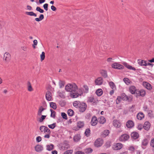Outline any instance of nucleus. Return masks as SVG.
I'll list each match as a JSON object with an SVG mask.
<instances>
[{
    "instance_id": "nucleus-1",
    "label": "nucleus",
    "mask_w": 154,
    "mask_h": 154,
    "mask_svg": "<svg viewBox=\"0 0 154 154\" xmlns=\"http://www.w3.org/2000/svg\"><path fill=\"white\" fill-rule=\"evenodd\" d=\"M65 89L66 91L70 93L75 92L78 89V86L75 83H69L66 85Z\"/></svg>"
},
{
    "instance_id": "nucleus-2",
    "label": "nucleus",
    "mask_w": 154,
    "mask_h": 154,
    "mask_svg": "<svg viewBox=\"0 0 154 154\" xmlns=\"http://www.w3.org/2000/svg\"><path fill=\"white\" fill-rule=\"evenodd\" d=\"M53 88L51 87H49L47 89V91L46 93V98L47 100L51 101L52 98V95L51 91H52Z\"/></svg>"
},
{
    "instance_id": "nucleus-3",
    "label": "nucleus",
    "mask_w": 154,
    "mask_h": 154,
    "mask_svg": "<svg viewBox=\"0 0 154 154\" xmlns=\"http://www.w3.org/2000/svg\"><path fill=\"white\" fill-rule=\"evenodd\" d=\"M111 66L113 68L118 69H122L124 68V66L122 65L117 62L112 64Z\"/></svg>"
},
{
    "instance_id": "nucleus-4",
    "label": "nucleus",
    "mask_w": 154,
    "mask_h": 154,
    "mask_svg": "<svg viewBox=\"0 0 154 154\" xmlns=\"http://www.w3.org/2000/svg\"><path fill=\"white\" fill-rule=\"evenodd\" d=\"M39 129L42 133H43L44 134H46V133L51 134V133L50 130L49 128L45 126H41L40 127Z\"/></svg>"
},
{
    "instance_id": "nucleus-5",
    "label": "nucleus",
    "mask_w": 154,
    "mask_h": 154,
    "mask_svg": "<svg viewBox=\"0 0 154 154\" xmlns=\"http://www.w3.org/2000/svg\"><path fill=\"white\" fill-rule=\"evenodd\" d=\"M122 100H128V98L126 95H125V94H123L122 96L118 97L116 100V103L119 104Z\"/></svg>"
},
{
    "instance_id": "nucleus-6",
    "label": "nucleus",
    "mask_w": 154,
    "mask_h": 154,
    "mask_svg": "<svg viewBox=\"0 0 154 154\" xmlns=\"http://www.w3.org/2000/svg\"><path fill=\"white\" fill-rule=\"evenodd\" d=\"M87 107V105L85 103H80L78 107L79 111L81 112H84L86 110Z\"/></svg>"
},
{
    "instance_id": "nucleus-7",
    "label": "nucleus",
    "mask_w": 154,
    "mask_h": 154,
    "mask_svg": "<svg viewBox=\"0 0 154 154\" xmlns=\"http://www.w3.org/2000/svg\"><path fill=\"white\" fill-rule=\"evenodd\" d=\"M122 144L121 143H114L112 146V149L115 150H118L122 148Z\"/></svg>"
},
{
    "instance_id": "nucleus-8",
    "label": "nucleus",
    "mask_w": 154,
    "mask_h": 154,
    "mask_svg": "<svg viewBox=\"0 0 154 154\" xmlns=\"http://www.w3.org/2000/svg\"><path fill=\"white\" fill-rule=\"evenodd\" d=\"M129 136L126 134H123L119 138V140L120 141H125L128 140L129 138Z\"/></svg>"
},
{
    "instance_id": "nucleus-9",
    "label": "nucleus",
    "mask_w": 154,
    "mask_h": 154,
    "mask_svg": "<svg viewBox=\"0 0 154 154\" xmlns=\"http://www.w3.org/2000/svg\"><path fill=\"white\" fill-rule=\"evenodd\" d=\"M149 143V141L146 138L144 139L142 141L141 146L143 149H145L146 146L148 145Z\"/></svg>"
},
{
    "instance_id": "nucleus-10",
    "label": "nucleus",
    "mask_w": 154,
    "mask_h": 154,
    "mask_svg": "<svg viewBox=\"0 0 154 154\" xmlns=\"http://www.w3.org/2000/svg\"><path fill=\"white\" fill-rule=\"evenodd\" d=\"M103 140L101 139H97L95 142L94 145L97 147L101 146L103 144Z\"/></svg>"
},
{
    "instance_id": "nucleus-11",
    "label": "nucleus",
    "mask_w": 154,
    "mask_h": 154,
    "mask_svg": "<svg viewBox=\"0 0 154 154\" xmlns=\"http://www.w3.org/2000/svg\"><path fill=\"white\" fill-rule=\"evenodd\" d=\"M113 126L116 128H119L121 127V124L120 122L117 120H114L113 121Z\"/></svg>"
},
{
    "instance_id": "nucleus-12",
    "label": "nucleus",
    "mask_w": 154,
    "mask_h": 154,
    "mask_svg": "<svg viewBox=\"0 0 154 154\" xmlns=\"http://www.w3.org/2000/svg\"><path fill=\"white\" fill-rule=\"evenodd\" d=\"M97 123V117L95 116L92 117L91 122V124L93 126H95Z\"/></svg>"
},
{
    "instance_id": "nucleus-13",
    "label": "nucleus",
    "mask_w": 154,
    "mask_h": 154,
    "mask_svg": "<svg viewBox=\"0 0 154 154\" xmlns=\"http://www.w3.org/2000/svg\"><path fill=\"white\" fill-rule=\"evenodd\" d=\"M138 63L141 66H146L150 64L149 63H147L146 61L142 60H138Z\"/></svg>"
},
{
    "instance_id": "nucleus-14",
    "label": "nucleus",
    "mask_w": 154,
    "mask_h": 154,
    "mask_svg": "<svg viewBox=\"0 0 154 154\" xmlns=\"http://www.w3.org/2000/svg\"><path fill=\"white\" fill-rule=\"evenodd\" d=\"M103 82V78L101 77L98 78L95 80V83L97 85H101Z\"/></svg>"
},
{
    "instance_id": "nucleus-15",
    "label": "nucleus",
    "mask_w": 154,
    "mask_h": 154,
    "mask_svg": "<svg viewBox=\"0 0 154 154\" xmlns=\"http://www.w3.org/2000/svg\"><path fill=\"white\" fill-rule=\"evenodd\" d=\"M88 102L92 103L94 105L96 104V101L93 96H91L88 98Z\"/></svg>"
},
{
    "instance_id": "nucleus-16",
    "label": "nucleus",
    "mask_w": 154,
    "mask_h": 154,
    "mask_svg": "<svg viewBox=\"0 0 154 154\" xmlns=\"http://www.w3.org/2000/svg\"><path fill=\"white\" fill-rule=\"evenodd\" d=\"M129 91L132 94H135V93L137 94L138 91L136 89V87L134 86H131L130 87Z\"/></svg>"
},
{
    "instance_id": "nucleus-17",
    "label": "nucleus",
    "mask_w": 154,
    "mask_h": 154,
    "mask_svg": "<svg viewBox=\"0 0 154 154\" xmlns=\"http://www.w3.org/2000/svg\"><path fill=\"white\" fill-rule=\"evenodd\" d=\"M126 125L128 128H131L134 126V123L131 120H128L126 123Z\"/></svg>"
},
{
    "instance_id": "nucleus-18",
    "label": "nucleus",
    "mask_w": 154,
    "mask_h": 154,
    "mask_svg": "<svg viewBox=\"0 0 154 154\" xmlns=\"http://www.w3.org/2000/svg\"><path fill=\"white\" fill-rule=\"evenodd\" d=\"M4 59L6 62L9 61L10 59V54L8 52L5 53L4 54Z\"/></svg>"
},
{
    "instance_id": "nucleus-19",
    "label": "nucleus",
    "mask_w": 154,
    "mask_h": 154,
    "mask_svg": "<svg viewBox=\"0 0 154 154\" xmlns=\"http://www.w3.org/2000/svg\"><path fill=\"white\" fill-rule=\"evenodd\" d=\"M35 150L37 152H40L43 150V146L39 145L36 146L35 147Z\"/></svg>"
},
{
    "instance_id": "nucleus-20",
    "label": "nucleus",
    "mask_w": 154,
    "mask_h": 154,
    "mask_svg": "<svg viewBox=\"0 0 154 154\" xmlns=\"http://www.w3.org/2000/svg\"><path fill=\"white\" fill-rule=\"evenodd\" d=\"M123 64L126 67H127L129 69L132 70L134 71H135L136 70V69L134 67H132L131 66L128 65L127 63H126L125 62H123Z\"/></svg>"
},
{
    "instance_id": "nucleus-21",
    "label": "nucleus",
    "mask_w": 154,
    "mask_h": 154,
    "mask_svg": "<svg viewBox=\"0 0 154 154\" xmlns=\"http://www.w3.org/2000/svg\"><path fill=\"white\" fill-rule=\"evenodd\" d=\"M100 73L102 76L104 78H106L108 77L107 72L106 70L104 69H102L100 71Z\"/></svg>"
},
{
    "instance_id": "nucleus-22",
    "label": "nucleus",
    "mask_w": 154,
    "mask_h": 154,
    "mask_svg": "<svg viewBox=\"0 0 154 154\" xmlns=\"http://www.w3.org/2000/svg\"><path fill=\"white\" fill-rule=\"evenodd\" d=\"M146 93L145 91L143 90H141L140 91H137V94L136 95L137 97L141 96L142 97H143L145 96V94Z\"/></svg>"
},
{
    "instance_id": "nucleus-23",
    "label": "nucleus",
    "mask_w": 154,
    "mask_h": 154,
    "mask_svg": "<svg viewBox=\"0 0 154 154\" xmlns=\"http://www.w3.org/2000/svg\"><path fill=\"white\" fill-rule=\"evenodd\" d=\"M150 123L148 121H146L144 123L143 127L146 130H148L150 128Z\"/></svg>"
},
{
    "instance_id": "nucleus-24",
    "label": "nucleus",
    "mask_w": 154,
    "mask_h": 154,
    "mask_svg": "<svg viewBox=\"0 0 154 154\" xmlns=\"http://www.w3.org/2000/svg\"><path fill=\"white\" fill-rule=\"evenodd\" d=\"M143 85L148 90H150L152 88L150 84L147 82H143Z\"/></svg>"
},
{
    "instance_id": "nucleus-25",
    "label": "nucleus",
    "mask_w": 154,
    "mask_h": 154,
    "mask_svg": "<svg viewBox=\"0 0 154 154\" xmlns=\"http://www.w3.org/2000/svg\"><path fill=\"white\" fill-rule=\"evenodd\" d=\"M79 95L77 92H71L70 96L72 98H75L78 97Z\"/></svg>"
},
{
    "instance_id": "nucleus-26",
    "label": "nucleus",
    "mask_w": 154,
    "mask_h": 154,
    "mask_svg": "<svg viewBox=\"0 0 154 154\" xmlns=\"http://www.w3.org/2000/svg\"><path fill=\"white\" fill-rule=\"evenodd\" d=\"M98 122L101 124H104L106 122V119L103 116H101L98 119Z\"/></svg>"
},
{
    "instance_id": "nucleus-27",
    "label": "nucleus",
    "mask_w": 154,
    "mask_h": 154,
    "mask_svg": "<svg viewBox=\"0 0 154 154\" xmlns=\"http://www.w3.org/2000/svg\"><path fill=\"white\" fill-rule=\"evenodd\" d=\"M144 117V115L142 112L138 113L137 116V119L139 120H142Z\"/></svg>"
},
{
    "instance_id": "nucleus-28",
    "label": "nucleus",
    "mask_w": 154,
    "mask_h": 154,
    "mask_svg": "<svg viewBox=\"0 0 154 154\" xmlns=\"http://www.w3.org/2000/svg\"><path fill=\"white\" fill-rule=\"evenodd\" d=\"M131 137L134 139H136L139 137V134L136 132H133L131 134Z\"/></svg>"
},
{
    "instance_id": "nucleus-29",
    "label": "nucleus",
    "mask_w": 154,
    "mask_h": 154,
    "mask_svg": "<svg viewBox=\"0 0 154 154\" xmlns=\"http://www.w3.org/2000/svg\"><path fill=\"white\" fill-rule=\"evenodd\" d=\"M25 14L28 15L30 16H33L35 17H37V15L36 14L34 13L32 11H26L25 12Z\"/></svg>"
},
{
    "instance_id": "nucleus-30",
    "label": "nucleus",
    "mask_w": 154,
    "mask_h": 154,
    "mask_svg": "<svg viewBox=\"0 0 154 154\" xmlns=\"http://www.w3.org/2000/svg\"><path fill=\"white\" fill-rule=\"evenodd\" d=\"M81 137L79 134H76L74 136L73 140L75 142H78L80 139Z\"/></svg>"
},
{
    "instance_id": "nucleus-31",
    "label": "nucleus",
    "mask_w": 154,
    "mask_h": 154,
    "mask_svg": "<svg viewBox=\"0 0 154 154\" xmlns=\"http://www.w3.org/2000/svg\"><path fill=\"white\" fill-rule=\"evenodd\" d=\"M44 18V15L42 14H41L40 15L39 17V18H36L35 19V20L37 22H39L42 20H43Z\"/></svg>"
},
{
    "instance_id": "nucleus-32",
    "label": "nucleus",
    "mask_w": 154,
    "mask_h": 154,
    "mask_svg": "<svg viewBox=\"0 0 154 154\" xmlns=\"http://www.w3.org/2000/svg\"><path fill=\"white\" fill-rule=\"evenodd\" d=\"M80 103L79 101H76L73 102V105L74 106L78 108Z\"/></svg>"
},
{
    "instance_id": "nucleus-33",
    "label": "nucleus",
    "mask_w": 154,
    "mask_h": 154,
    "mask_svg": "<svg viewBox=\"0 0 154 154\" xmlns=\"http://www.w3.org/2000/svg\"><path fill=\"white\" fill-rule=\"evenodd\" d=\"M96 93L98 96H100L102 95L103 92L101 89H99L96 91Z\"/></svg>"
},
{
    "instance_id": "nucleus-34",
    "label": "nucleus",
    "mask_w": 154,
    "mask_h": 154,
    "mask_svg": "<svg viewBox=\"0 0 154 154\" xmlns=\"http://www.w3.org/2000/svg\"><path fill=\"white\" fill-rule=\"evenodd\" d=\"M54 148V145L52 144H51L49 145L46 146V149L48 151H51Z\"/></svg>"
},
{
    "instance_id": "nucleus-35",
    "label": "nucleus",
    "mask_w": 154,
    "mask_h": 154,
    "mask_svg": "<svg viewBox=\"0 0 154 154\" xmlns=\"http://www.w3.org/2000/svg\"><path fill=\"white\" fill-rule=\"evenodd\" d=\"M50 105L51 107L52 108L54 109H56L57 108V106L56 103H55L52 102L50 103Z\"/></svg>"
},
{
    "instance_id": "nucleus-36",
    "label": "nucleus",
    "mask_w": 154,
    "mask_h": 154,
    "mask_svg": "<svg viewBox=\"0 0 154 154\" xmlns=\"http://www.w3.org/2000/svg\"><path fill=\"white\" fill-rule=\"evenodd\" d=\"M27 89L29 91H33V88L29 82H28L27 84Z\"/></svg>"
},
{
    "instance_id": "nucleus-37",
    "label": "nucleus",
    "mask_w": 154,
    "mask_h": 154,
    "mask_svg": "<svg viewBox=\"0 0 154 154\" xmlns=\"http://www.w3.org/2000/svg\"><path fill=\"white\" fill-rule=\"evenodd\" d=\"M77 126L79 128H81L83 127L84 125V123L83 122H78L77 123Z\"/></svg>"
},
{
    "instance_id": "nucleus-38",
    "label": "nucleus",
    "mask_w": 154,
    "mask_h": 154,
    "mask_svg": "<svg viewBox=\"0 0 154 154\" xmlns=\"http://www.w3.org/2000/svg\"><path fill=\"white\" fill-rule=\"evenodd\" d=\"M123 81L125 83V84L127 85H128L129 84H130L131 82L130 80L127 78H124L123 79Z\"/></svg>"
},
{
    "instance_id": "nucleus-39",
    "label": "nucleus",
    "mask_w": 154,
    "mask_h": 154,
    "mask_svg": "<svg viewBox=\"0 0 154 154\" xmlns=\"http://www.w3.org/2000/svg\"><path fill=\"white\" fill-rule=\"evenodd\" d=\"M93 151V150L90 148H87L85 150V152L87 154H89L91 153Z\"/></svg>"
},
{
    "instance_id": "nucleus-40",
    "label": "nucleus",
    "mask_w": 154,
    "mask_h": 154,
    "mask_svg": "<svg viewBox=\"0 0 154 154\" xmlns=\"http://www.w3.org/2000/svg\"><path fill=\"white\" fill-rule=\"evenodd\" d=\"M109 85L110 86V87L112 89H114L116 88V86L113 82H109Z\"/></svg>"
},
{
    "instance_id": "nucleus-41",
    "label": "nucleus",
    "mask_w": 154,
    "mask_h": 154,
    "mask_svg": "<svg viewBox=\"0 0 154 154\" xmlns=\"http://www.w3.org/2000/svg\"><path fill=\"white\" fill-rule=\"evenodd\" d=\"M67 113L69 116H72L74 114V112L71 109H69L67 111Z\"/></svg>"
},
{
    "instance_id": "nucleus-42",
    "label": "nucleus",
    "mask_w": 154,
    "mask_h": 154,
    "mask_svg": "<svg viewBox=\"0 0 154 154\" xmlns=\"http://www.w3.org/2000/svg\"><path fill=\"white\" fill-rule=\"evenodd\" d=\"M84 90L83 91L84 93H87L88 91V88L86 85H84L83 86Z\"/></svg>"
},
{
    "instance_id": "nucleus-43",
    "label": "nucleus",
    "mask_w": 154,
    "mask_h": 154,
    "mask_svg": "<svg viewBox=\"0 0 154 154\" xmlns=\"http://www.w3.org/2000/svg\"><path fill=\"white\" fill-rule=\"evenodd\" d=\"M90 130L88 128L86 129L85 133V135L87 137L89 136L90 135Z\"/></svg>"
},
{
    "instance_id": "nucleus-44",
    "label": "nucleus",
    "mask_w": 154,
    "mask_h": 154,
    "mask_svg": "<svg viewBox=\"0 0 154 154\" xmlns=\"http://www.w3.org/2000/svg\"><path fill=\"white\" fill-rule=\"evenodd\" d=\"M41 60L42 61L44 60L45 57V53L42 52L40 55Z\"/></svg>"
},
{
    "instance_id": "nucleus-45",
    "label": "nucleus",
    "mask_w": 154,
    "mask_h": 154,
    "mask_svg": "<svg viewBox=\"0 0 154 154\" xmlns=\"http://www.w3.org/2000/svg\"><path fill=\"white\" fill-rule=\"evenodd\" d=\"M69 147V146L68 145V144L66 145V144H63V146H62L61 147V148L63 150H66V149H67L68 148V147Z\"/></svg>"
},
{
    "instance_id": "nucleus-46",
    "label": "nucleus",
    "mask_w": 154,
    "mask_h": 154,
    "mask_svg": "<svg viewBox=\"0 0 154 154\" xmlns=\"http://www.w3.org/2000/svg\"><path fill=\"white\" fill-rule=\"evenodd\" d=\"M78 92L79 95L80 96H81L83 94V90L81 88H78Z\"/></svg>"
},
{
    "instance_id": "nucleus-47",
    "label": "nucleus",
    "mask_w": 154,
    "mask_h": 154,
    "mask_svg": "<svg viewBox=\"0 0 154 154\" xmlns=\"http://www.w3.org/2000/svg\"><path fill=\"white\" fill-rule=\"evenodd\" d=\"M109 130H106L104 131L103 132V135L104 137H106L109 134Z\"/></svg>"
},
{
    "instance_id": "nucleus-48",
    "label": "nucleus",
    "mask_w": 154,
    "mask_h": 154,
    "mask_svg": "<svg viewBox=\"0 0 154 154\" xmlns=\"http://www.w3.org/2000/svg\"><path fill=\"white\" fill-rule=\"evenodd\" d=\"M51 113V116L53 118H54L55 117V112L53 110L51 109L50 110Z\"/></svg>"
},
{
    "instance_id": "nucleus-49",
    "label": "nucleus",
    "mask_w": 154,
    "mask_h": 154,
    "mask_svg": "<svg viewBox=\"0 0 154 154\" xmlns=\"http://www.w3.org/2000/svg\"><path fill=\"white\" fill-rule=\"evenodd\" d=\"M64 82L62 81H60L59 82V85L60 88H62L64 86Z\"/></svg>"
},
{
    "instance_id": "nucleus-50",
    "label": "nucleus",
    "mask_w": 154,
    "mask_h": 154,
    "mask_svg": "<svg viewBox=\"0 0 154 154\" xmlns=\"http://www.w3.org/2000/svg\"><path fill=\"white\" fill-rule=\"evenodd\" d=\"M36 10L39 11L40 13H43L44 12V11L41 8L39 7H36Z\"/></svg>"
},
{
    "instance_id": "nucleus-51",
    "label": "nucleus",
    "mask_w": 154,
    "mask_h": 154,
    "mask_svg": "<svg viewBox=\"0 0 154 154\" xmlns=\"http://www.w3.org/2000/svg\"><path fill=\"white\" fill-rule=\"evenodd\" d=\"M48 126L50 128L53 129L56 127V123H54L52 124L48 125Z\"/></svg>"
},
{
    "instance_id": "nucleus-52",
    "label": "nucleus",
    "mask_w": 154,
    "mask_h": 154,
    "mask_svg": "<svg viewBox=\"0 0 154 154\" xmlns=\"http://www.w3.org/2000/svg\"><path fill=\"white\" fill-rule=\"evenodd\" d=\"M73 152V150L72 149L68 150L65 151L63 154H72Z\"/></svg>"
},
{
    "instance_id": "nucleus-53",
    "label": "nucleus",
    "mask_w": 154,
    "mask_h": 154,
    "mask_svg": "<svg viewBox=\"0 0 154 154\" xmlns=\"http://www.w3.org/2000/svg\"><path fill=\"white\" fill-rule=\"evenodd\" d=\"M46 117V116H42L41 118L39 119V122H43V120L45 119Z\"/></svg>"
},
{
    "instance_id": "nucleus-54",
    "label": "nucleus",
    "mask_w": 154,
    "mask_h": 154,
    "mask_svg": "<svg viewBox=\"0 0 154 154\" xmlns=\"http://www.w3.org/2000/svg\"><path fill=\"white\" fill-rule=\"evenodd\" d=\"M150 145L152 147H154V138L151 139L150 142Z\"/></svg>"
},
{
    "instance_id": "nucleus-55",
    "label": "nucleus",
    "mask_w": 154,
    "mask_h": 154,
    "mask_svg": "<svg viewBox=\"0 0 154 154\" xmlns=\"http://www.w3.org/2000/svg\"><path fill=\"white\" fill-rule=\"evenodd\" d=\"M61 116L63 119H67V115L64 112H62L61 113Z\"/></svg>"
},
{
    "instance_id": "nucleus-56",
    "label": "nucleus",
    "mask_w": 154,
    "mask_h": 154,
    "mask_svg": "<svg viewBox=\"0 0 154 154\" xmlns=\"http://www.w3.org/2000/svg\"><path fill=\"white\" fill-rule=\"evenodd\" d=\"M36 140L37 142H39L42 140V138L40 136H38L36 138Z\"/></svg>"
},
{
    "instance_id": "nucleus-57",
    "label": "nucleus",
    "mask_w": 154,
    "mask_h": 154,
    "mask_svg": "<svg viewBox=\"0 0 154 154\" xmlns=\"http://www.w3.org/2000/svg\"><path fill=\"white\" fill-rule=\"evenodd\" d=\"M48 4H45L43 5V7L44 8V9H45V10L46 11H47L48 10Z\"/></svg>"
},
{
    "instance_id": "nucleus-58",
    "label": "nucleus",
    "mask_w": 154,
    "mask_h": 154,
    "mask_svg": "<svg viewBox=\"0 0 154 154\" xmlns=\"http://www.w3.org/2000/svg\"><path fill=\"white\" fill-rule=\"evenodd\" d=\"M45 109L41 106L39 107L38 111L42 113V112H43Z\"/></svg>"
},
{
    "instance_id": "nucleus-59",
    "label": "nucleus",
    "mask_w": 154,
    "mask_h": 154,
    "mask_svg": "<svg viewBox=\"0 0 154 154\" xmlns=\"http://www.w3.org/2000/svg\"><path fill=\"white\" fill-rule=\"evenodd\" d=\"M46 134L44 136V137L45 138H49L50 137V134L46 133Z\"/></svg>"
},
{
    "instance_id": "nucleus-60",
    "label": "nucleus",
    "mask_w": 154,
    "mask_h": 154,
    "mask_svg": "<svg viewBox=\"0 0 154 154\" xmlns=\"http://www.w3.org/2000/svg\"><path fill=\"white\" fill-rule=\"evenodd\" d=\"M75 154H85L84 152L81 151H78L76 152Z\"/></svg>"
},
{
    "instance_id": "nucleus-61",
    "label": "nucleus",
    "mask_w": 154,
    "mask_h": 154,
    "mask_svg": "<svg viewBox=\"0 0 154 154\" xmlns=\"http://www.w3.org/2000/svg\"><path fill=\"white\" fill-rule=\"evenodd\" d=\"M27 10L29 11H31L32 10V8L29 5L27 6Z\"/></svg>"
},
{
    "instance_id": "nucleus-62",
    "label": "nucleus",
    "mask_w": 154,
    "mask_h": 154,
    "mask_svg": "<svg viewBox=\"0 0 154 154\" xmlns=\"http://www.w3.org/2000/svg\"><path fill=\"white\" fill-rule=\"evenodd\" d=\"M51 10L54 11H55L56 10V8L53 5H52L51 6Z\"/></svg>"
},
{
    "instance_id": "nucleus-63",
    "label": "nucleus",
    "mask_w": 154,
    "mask_h": 154,
    "mask_svg": "<svg viewBox=\"0 0 154 154\" xmlns=\"http://www.w3.org/2000/svg\"><path fill=\"white\" fill-rule=\"evenodd\" d=\"M142 126L141 125H138L137 128L139 130H141L142 128Z\"/></svg>"
},
{
    "instance_id": "nucleus-64",
    "label": "nucleus",
    "mask_w": 154,
    "mask_h": 154,
    "mask_svg": "<svg viewBox=\"0 0 154 154\" xmlns=\"http://www.w3.org/2000/svg\"><path fill=\"white\" fill-rule=\"evenodd\" d=\"M21 48L23 51H26L27 50V47L25 46L21 47Z\"/></svg>"
}]
</instances>
